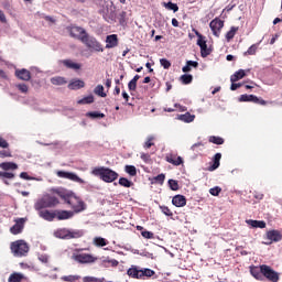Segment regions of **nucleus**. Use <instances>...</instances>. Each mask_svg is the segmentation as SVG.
Here are the masks:
<instances>
[{
	"label": "nucleus",
	"instance_id": "obj_1",
	"mask_svg": "<svg viewBox=\"0 0 282 282\" xmlns=\"http://www.w3.org/2000/svg\"><path fill=\"white\" fill-rule=\"evenodd\" d=\"M62 199H64L65 204H68L72 210H63V209H56L55 210V219L58 221H65L67 219H72L76 213H83L85 210L86 205L85 202H83L79 197H77L74 193H66L62 195Z\"/></svg>",
	"mask_w": 282,
	"mask_h": 282
},
{
	"label": "nucleus",
	"instance_id": "obj_2",
	"mask_svg": "<svg viewBox=\"0 0 282 282\" xmlns=\"http://www.w3.org/2000/svg\"><path fill=\"white\" fill-rule=\"evenodd\" d=\"M91 174L95 175V177H100L102 182H106L107 184H111V182H116L118 180V173L109 167H95L91 171Z\"/></svg>",
	"mask_w": 282,
	"mask_h": 282
},
{
	"label": "nucleus",
	"instance_id": "obj_3",
	"mask_svg": "<svg viewBox=\"0 0 282 282\" xmlns=\"http://www.w3.org/2000/svg\"><path fill=\"white\" fill-rule=\"evenodd\" d=\"M127 274L131 279H140L141 281H144V279H151V276H155V271L149 268L132 265L130 269H128Z\"/></svg>",
	"mask_w": 282,
	"mask_h": 282
},
{
	"label": "nucleus",
	"instance_id": "obj_4",
	"mask_svg": "<svg viewBox=\"0 0 282 282\" xmlns=\"http://www.w3.org/2000/svg\"><path fill=\"white\" fill-rule=\"evenodd\" d=\"M58 204H59V200L56 196L46 194L35 202L34 209L45 210V208H54V206H58Z\"/></svg>",
	"mask_w": 282,
	"mask_h": 282
},
{
	"label": "nucleus",
	"instance_id": "obj_5",
	"mask_svg": "<svg viewBox=\"0 0 282 282\" xmlns=\"http://www.w3.org/2000/svg\"><path fill=\"white\" fill-rule=\"evenodd\" d=\"M55 237L57 239H65V240H69V239H80V237L85 236V230L83 229H67V228H61L57 229L54 232Z\"/></svg>",
	"mask_w": 282,
	"mask_h": 282
},
{
	"label": "nucleus",
	"instance_id": "obj_6",
	"mask_svg": "<svg viewBox=\"0 0 282 282\" xmlns=\"http://www.w3.org/2000/svg\"><path fill=\"white\" fill-rule=\"evenodd\" d=\"M100 14L102 19L107 21V23H116L117 13H116V6L112 1H106L100 10Z\"/></svg>",
	"mask_w": 282,
	"mask_h": 282
},
{
	"label": "nucleus",
	"instance_id": "obj_7",
	"mask_svg": "<svg viewBox=\"0 0 282 282\" xmlns=\"http://www.w3.org/2000/svg\"><path fill=\"white\" fill-rule=\"evenodd\" d=\"M10 250L13 257H25L30 252V245L25 240H15L11 242Z\"/></svg>",
	"mask_w": 282,
	"mask_h": 282
},
{
	"label": "nucleus",
	"instance_id": "obj_8",
	"mask_svg": "<svg viewBox=\"0 0 282 282\" xmlns=\"http://www.w3.org/2000/svg\"><path fill=\"white\" fill-rule=\"evenodd\" d=\"M82 43L86 45L89 50H94L95 52H105V48H102V44L96 40V37L89 35L87 33L85 37H82Z\"/></svg>",
	"mask_w": 282,
	"mask_h": 282
},
{
	"label": "nucleus",
	"instance_id": "obj_9",
	"mask_svg": "<svg viewBox=\"0 0 282 282\" xmlns=\"http://www.w3.org/2000/svg\"><path fill=\"white\" fill-rule=\"evenodd\" d=\"M262 278L265 276L268 281L279 282V272L274 271L272 267L267 264H261Z\"/></svg>",
	"mask_w": 282,
	"mask_h": 282
},
{
	"label": "nucleus",
	"instance_id": "obj_10",
	"mask_svg": "<svg viewBox=\"0 0 282 282\" xmlns=\"http://www.w3.org/2000/svg\"><path fill=\"white\" fill-rule=\"evenodd\" d=\"M73 259L82 264L96 263L98 261V258L94 257L91 253L73 254Z\"/></svg>",
	"mask_w": 282,
	"mask_h": 282
},
{
	"label": "nucleus",
	"instance_id": "obj_11",
	"mask_svg": "<svg viewBox=\"0 0 282 282\" xmlns=\"http://www.w3.org/2000/svg\"><path fill=\"white\" fill-rule=\"evenodd\" d=\"M56 175L62 180H69L70 182H76L77 184H85V180L80 178V176L73 172L57 171Z\"/></svg>",
	"mask_w": 282,
	"mask_h": 282
},
{
	"label": "nucleus",
	"instance_id": "obj_12",
	"mask_svg": "<svg viewBox=\"0 0 282 282\" xmlns=\"http://www.w3.org/2000/svg\"><path fill=\"white\" fill-rule=\"evenodd\" d=\"M69 34L73 39H77V41L83 42V39L87 36V31L80 26H70Z\"/></svg>",
	"mask_w": 282,
	"mask_h": 282
},
{
	"label": "nucleus",
	"instance_id": "obj_13",
	"mask_svg": "<svg viewBox=\"0 0 282 282\" xmlns=\"http://www.w3.org/2000/svg\"><path fill=\"white\" fill-rule=\"evenodd\" d=\"M239 102H254V105H265L267 101L263 99H260L259 97H257L256 95H241L239 97Z\"/></svg>",
	"mask_w": 282,
	"mask_h": 282
},
{
	"label": "nucleus",
	"instance_id": "obj_14",
	"mask_svg": "<svg viewBox=\"0 0 282 282\" xmlns=\"http://www.w3.org/2000/svg\"><path fill=\"white\" fill-rule=\"evenodd\" d=\"M209 28L214 34V36L219 37V34L221 32V29L224 28V20H220L218 18L214 19L210 23H209Z\"/></svg>",
	"mask_w": 282,
	"mask_h": 282
},
{
	"label": "nucleus",
	"instance_id": "obj_15",
	"mask_svg": "<svg viewBox=\"0 0 282 282\" xmlns=\"http://www.w3.org/2000/svg\"><path fill=\"white\" fill-rule=\"evenodd\" d=\"M267 239L269 242H264L265 246H270L272 242L279 243V241H281V239H282L281 231L275 230V229L269 230L267 232Z\"/></svg>",
	"mask_w": 282,
	"mask_h": 282
},
{
	"label": "nucleus",
	"instance_id": "obj_16",
	"mask_svg": "<svg viewBox=\"0 0 282 282\" xmlns=\"http://www.w3.org/2000/svg\"><path fill=\"white\" fill-rule=\"evenodd\" d=\"M37 215L41 219H44V221H54V219H56V210L40 209L37 210Z\"/></svg>",
	"mask_w": 282,
	"mask_h": 282
},
{
	"label": "nucleus",
	"instance_id": "obj_17",
	"mask_svg": "<svg viewBox=\"0 0 282 282\" xmlns=\"http://www.w3.org/2000/svg\"><path fill=\"white\" fill-rule=\"evenodd\" d=\"M25 225L24 218H19L15 224L10 228L11 235H21L23 232V226Z\"/></svg>",
	"mask_w": 282,
	"mask_h": 282
},
{
	"label": "nucleus",
	"instance_id": "obj_18",
	"mask_svg": "<svg viewBox=\"0 0 282 282\" xmlns=\"http://www.w3.org/2000/svg\"><path fill=\"white\" fill-rule=\"evenodd\" d=\"M118 47V35L111 34L106 36V50H113Z\"/></svg>",
	"mask_w": 282,
	"mask_h": 282
},
{
	"label": "nucleus",
	"instance_id": "obj_19",
	"mask_svg": "<svg viewBox=\"0 0 282 282\" xmlns=\"http://www.w3.org/2000/svg\"><path fill=\"white\" fill-rule=\"evenodd\" d=\"M172 204L173 206H176V208H184V206L186 205V196L184 195H175L172 198Z\"/></svg>",
	"mask_w": 282,
	"mask_h": 282
},
{
	"label": "nucleus",
	"instance_id": "obj_20",
	"mask_svg": "<svg viewBox=\"0 0 282 282\" xmlns=\"http://www.w3.org/2000/svg\"><path fill=\"white\" fill-rule=\"evenodd\" d=\"M119 264L118 260L109 258H102L100 263L101 268H118Z\"/></svg>",
	"mask_w": 282,
	"mask_h": 282
},
{
	"label": "nucleus",
	"instance_id": "obj_21",
	"mask_svg": "<svg viewBox=\"0 0 282 282\" xmlns=\"http://www.w3.org/2000/svg\"><path fill=\"white\" fill-rule=\"evenodd\" d=\"M15 76L20 78V80H30V78H32V76L30 75V70L25 68L15 70Z\"/></svg>",
	"mask_w": 282,
	"mask_h": 282
},
{
	"label": "nucleus",
	"instance_id": "obj_22",
	"mask_svg": "<svg viewBox=\"0 0 282 282\" xmlns=\"http://www.w3.org/2000/svg\"><path fill=\"white\" fill-rule=\"evenodd\" d=\"M83 87H85V82L82 79H74L68 84V89L72 90L83 89Z\"/></svg>",
	"mask_w": 282,
	"mask_h": 282
},
{
	"label": "nucleus",
	"instance_id": "obj_23",
	"mask_svg": "<svg viewBox=\"0 0 282 282\" xmlns=\"http://www.w3.org/2000/svg\"><path fill=\"white\" fill-rule=\"evenodd\" d=\"M251 276L253 279H257V281H263V273L261 272V265L258 267H253L250 270Z\"/></svg>",
	"mask_w": 282,
	"mask_h": 282
},
{
	"label": "nucleus",
	"instance_id": "obj_24",
	"mask_svg": "<svg viewBox=\"0 0 282 282\" xmlns=\"http://www.w3.org/2000/svg\"><path fill=\"white\" fill-rule=\"evenodd\" d=\"M166 162H169V164H173L174 166H180L181 164H184V160L182 159V156H177L176 160L173 158V154H169L165 158Z\"/></svg>",
	"mask_w": 282,
	"mask_h": 282
},
{
	"label": "nucleus",
	"instance_id": "obj_25",
	"mask_svg": "<svg viewBox=\"0 0 282 282\" xmlns=\"http://www.w3.org/2000/svg\"><path fill=\"white\" fill-rule=\"evenodd\" d=\"M0 169H2V171H17L19 165L14 162H2L0 163Z\"/></svg>",
	"mask_w": 282,
	"mask_h": 282
},
{
	"label": "nucleus",
	"instance_id": "obj_26",
	"mask_svg": "<svg viewBox=\"0 0 282 282\" xmlns=\"http://www.w3.org/2000/svg\"><path fill=\"white\" fill-rule=\"evenodd\" d=\"M93 243L96 246V248H105V246H109V240L102 237H95L93 239Z\"/></svg>",
	"mask_w": 282,
	"mask_h": 282
},
{
	"label": "nucleus",
	"instance_id": "obj_27",
	"mask_svg": "<svg viewBox=\"0 0 282 282\" xmlns=\"http://www.w3.org/2000/svg\"><path fill=\"white\" fill-rule=\"evenodd\" d=\"M220 161H221V153H216L213 159V164L208 167V171H217V167L219 166Z\"/></svg>",
	"mask_w": 282,
	"mask_h": 282
},
{
	"label": "nucleus",
	"instance_id": "obj_28",
	"mask_svg": "<svg viewBox=\"0 0 282 282\" xmlns=\"http://www.w3.org/2000/svg\"><path fill=\"white\" fill-rule=\"evenodd\" d=\"M246 224H248V226H251V228H265V221L263 220H246Z\"/></svg>",
	"mask_w": 282,
	"mask_h": 282
},
{
	"label": "nucleus",
	"instance_id": "obj_29",
	"mask_svg": "<svg viewBox=\"0 0 282 282\" xmlns=\"http://www.w3.org/2000/svg\"><path fill=\"white\" fill-rule=\"evenodd\" d=\"M246 77V70L239 69L234 75L230 76L231 83H237V80H241V78Z\"/></svg>",
	"mask_w": 282,
	"mask_h": 282
},
{
	"label": "nucleus",
	"instance_id": "obj_30",
	"mask_svg": "<svg viewBox=\"0 0 282 282\" xmlns=\"http://www.w3.org/2000/svg\"><path fill=\"white\" fill-rule=\"evenodd\" d=\"M178 120L182 122H193L195 120V115H191V112H185L184 115L178 116Z\"/></svg>",
	"mask_w": 282,
	"mask_h": 282
},
{
	"label": "nucleus",
	"instance_id": "obj_31",
	"mask_svg": "<svg viewBox=\"0 0 282 282\" xmlns=\"http://www.w3.org/2000/svg\"><path fill=\"white\" fill-rule=\"evenodd\" d=\"M63 65L68 69H80V64L74 63L72 59H64Z\"/></svg>",
	"mask_w": 282,
	"mask_h": 282
},
{
	"label": "nucleus",
	"instance_id": "obj_32",
	"mask_svg": "<svg viewBox=\"0 0 282 282\" xmlns=\"http://www.w3.org/2000/svg\"><path fill=\"white\" fill-rule=\"evenodd\" d=\"M94 94L100 96V98H107V93H105V86L102 85H97L94 89Z\"/></svg>",
	"mask_w": 282,
	"mask_h": 282
},
{
	"label": "nucleus",
	"instance_id": "obj_33",
	"mask_svg": "<svg viewBox=\"0 0 282 282\" xmlns=\"http://www.w3.org/2000/svg\"><path fill=\"white\" fill-rule=\"evenodd\" d=\"M124 171L131 177H135V175H138V169L134 165H126Z\"/></svg>",
	"mask_w": 282,
	"mask_h": 282
},
{
	"label": "nucleus",
	"instance_id": "obj_34",
	"mask_svg": "<svg viewBox=\"0 0 282 282\" xmlns=\"http://www.w3.org/2000/svg\"><path fill=\"white\" fill-rule=\"evenodd\" d=\"M239 30V28L237 26H231L230 30L226 33V40L228 41H232L235 39V34H237V31Z\"/></svg>",
	"mask_w": 282,
	"mask_h": 282
},
{
	"label": "nucleus",
	"instance_id": "obj_35",
	"mask_svg": "<svg viewBox=\"0 0 282 282\" xmlns=\"http://www.w3.org/2000/svg\"><path fill=\"white\" fill-rule=\"evenodd\" d=\"M257 50H259V43L251 45V46L243 53V56H254V54H257Z\"/></svg>",
	"mask_w": 282,
	"mask_h": 282
},
{
	"label": "nucleus",
	"instance_id": "obj_36",
	"mask_svg": "<svg viewBox=\"0 0 282 282\" xmlns=\"http://www.w3.org/2000/svg\"><path fill=\"white\" fill-rule=\"evenodd\" d=\"M163 8L166 10H173L174 12H177L180 10V7H177V3H173L171 1L169 2H163L162 3Z\"/></svg>",
	"mask_w": 282,
	"mask_h": 282
},
{
	"label": "nucleus",
	"instance_id": "obj_37",
	"mask_svg": "<svg viewBox=\"0 0 282 282\" xmlns=\"http://www.w3.org/2000/svg\"><path fill=\"white\" fill-rule=\"evenodd\" d=\"M94 102V95H88L77 101L78 105H91Z\"/></svg>",
	"mask_w": 282,
	"mask_h": 282
},
{
	"label": "nucleus",
	"instance_id": "obj_38",
	"mask_svg": "<svg viewBox=\"0 0 282 282\" xmlns=\"http://www.w3.org/2000/svg\"><path fill=\"white\" fill-rule=\"evenodd\" d=\"M119 185L123 186V188H131L133 185V182L129 181V178L127 177H120Z\"/></svg>",
	"mask_w": 282,
	"mask_h": 282
},
{
	"label": "nucleus",
	"instance_id": "obj_39",
	"mask_svg": "<svg viewBox=\"0 0 282 282\" xmlns=\"http://www.w3.org/2000/svg\"><path fill=\"white\" fill-rule=\"evenodd\" d=\"M22 279H25V275L22 273H12L9 278V282H21Z\"/></svg>",
	"mask_w": 282,
	"mask_h": 282
},
{
	"label": "nucleus",
	"instance_id": "obj_40",
	"mask_svg": "<svg viewBox=\"0 0 282 282\" xmlns=\"http://www.w3.org/2000/svg\"><path fill=\"white\" fill-rule=\"evenodd\" d=\"M87 118H91L93 120H96L98 118H105V113L98 112V111H90L86 113Z\"/></svg>",
	"mask_w": 282,
	"mask_h": 282
},
{
	"label": "nucleus",
	"instance_id": "obj_41",
	"mask_svg": "<svg viewBox=\"0 0 282 282\" xmlns=\"http://www.w3.org/2000/svg\"><path fill=\"white\" fill-rule=\"evenodd\" d=\"M181 82L183 83V85H191V83H193V75H189V74L182 75Z\"/></svg>",
	"mask_w": 282,
	"mask_h": 282
},
{
	"label": "nucleus",
	"instance_id": "obj_42",
	"mask_svg": "<svg viewBox=\"0 0 282 282\" xmlns=\"http://www.w3.org/2000/svg\"><path fill=\"white\" fill-rule=\"evenodd\" d=\"M164 180H166V175L159 174V175L153 177L152 184H164Z\"/></svg>",
	"mask_w": 282,
	"mask_h": 282
},
{
	"label": "nucleus",
	"instance_id": "obj_43",
	"mask_svg": "<svg viewBox=\"0 0 282 282\" xmlns=\"http://www.w3.org/2000/svg\"><path fill=\"white\" fill-rule=\"evenodd\" d=\"M209 142H212V144H218V145L224 144V138L212 135L209 137Z\"/></svg>",
	"mask_w": 282,
	"mask_h": 282
},
{
	"label": "nucleus",
	"instance_id": "obj_44",
	"mask_svg": "<svg viewBox=\"0 0 282 282\" xmlns=\"http://www.w3.org/2000/svg\"><path fill=\"white\" fill-rule=\"evenodd\" d=\"M0 180H14V173L0 171Z\"/></svg>",
	"mask_w": 282,
	"mask_h": 282
},
{
	"label": "nucleus",
	"instance_id": "obj_45",
	"mask_svg": "<svg viewBox=\"0 0 282 282\" xmlns=\"http://www.w3.org/2000/svg\"><path fill=\"white\" fill-rule=\"evenodd\" d=\"M167 184H169L171 191H180V183H177V181L171 178V180H169Z\"/></svg>",
	"mask_w": 282,
	"mask_h": 282
},
{
	"label": "nucleus",
	"instance_id": "obj_46",
	"mask_svg": "<svg viewBox=\"0 0 282 282\" xmlns=\"http://www.w3.org/2000/svg\"><path fill=\"white\" fill-rule=\"evenodd\" d=\"M200 56L202 58H206L207 56H210V51L208 50V44L205 46H200Z\"/></svg>",
	"mask_w": 282,
	"mask_h": 282
},
{
	"label": "nucleus",
	"instance_id": "obj_47",
	"mask_svg": "<svg viewBox=\"0 0 282 282\" xmlns=\"http://www.w3.org/2000/svg\"><path fill=\"white\" fill-rule=\"evenodd\" d=\"M80 279V276L78 275H64L62 276V281L65 282H74V281H78Z\"/></svg>",
	"mask_w": 282,
	"mask_h": 282
},
{
	"label": "nucleus",
	"instance_id": "obj_48",
	"mask_svg": "<svg viewBox=\"0 0 282 282\" xmlns=\"http://www.w3.org/2000/svg\"><path fill=\"white\" fill-rule=\"evenodd\" d=\"M52 85H65V78L63 77H53L51 79Z\"/></svg>",
	"mask_w": 282,
	"mask_h": 282
},
{
	"label": "nucleus",
	"instance_id": "obj_49",
	"mask_svg": "<svg viewBox=\"0 0 282 282\" xmlns=\"http://www.w3.org/2000/svg\"><path fill=\"white\" fill-rule=\"evenodd\" d=\"M104 279L96 278V276H84L83 282H102Z\"/></svg>",
	"mask_w": 282,
	"mask_h": 282
},
{
	"label": "nucleus",
	"instance_id": "obj_50",
	"mask_svg": "<svg viewBox=\"0 0 282 282\" xmlns=\"http://www.w3.org/2000/svg\"><path fill=\"white\" fill-rule=\"evenodd\" d=\"M161 212L163 215H166V217H173V212L167 206H161Z\"/></svg>",
	"mask_w": 282,
	"mask_h": 282
},
{
	"label": "nucleus",
	"instance_id": "obj_51",
	"mask_svg": "<svg viewBox=\"0 0 282 282\" xmlns=\"http://www.w3.org/2000/svg\"><path fill=\"white\" fill-rule=\"evenodd\" d=\"M210 195H213L214 197H217L219 195V193H221V187L219 186H215L213 188L209 189Z\"/></svg>",
	"mask_w": 282,
	"mask_h": 282
},
{
	"label": "nucleus",
	"instance_id": "obj_52",
	"mask_svg": "<svg viewBox=\"0 0 282 282\" xmlns=\"http://www.w3.org/2000/svg\"><path fill=\"white\" fill-rule=\"evenodd\" d=\"M160 64L163 66V69H169L171 67V62L166 58H161Z\"/></svg>",
	"mask_w": 282,
	"mask_h": 282
},
{
	"label": "nucleus",
	"instance_id": "obj_53",
	"mask_svg": "<svg viewBox=\"0 0 282 282\" xmlns=\"http://www.w3.org/2000/svg\"><path fill=\"white\" fill-rule=\"evenodd\" d=\"M37 259L39 261H41V263H47L50 261V256L43 253V254H40Z\"/></svg>",
	"mask_w": 282,
	"mask_h": 282
},
{
	"label": "nucleus",
	"instance_id": "obj_54",
	"mask_svg": "<svg viewBox=\"0 0 282 282\" xmlns=\"http://www.w3.org/2000/svg\"><path fill=\"white\" fill-rule=\"evenodd\" d=\"M141 235L144 239H153L154 237V234L152 231H147V230L142 231Z\"/></svg>",
	"mask_w": 282,
	"mask_h": 282
},
{
	"label": "nucleus",
	"instance_id": "obj_55",
	"mask_svg": "<svg viewBox=\"0 0 282 282\" xmlns=\"http://www.w3.org/2000/svg\"><path fill=\"white\" fill-rule=\"evenodd\" d=\"M129 91H135L138 89V83L130 80L128 84Z\"/></svg>",
	"mask_w": 282,
	"mask_h": 282
},
{
	"label": "nucleus",
	"instance_id": "obj_56",
	"mask_svg": "<svg viewBox=\"0 0 282 282\" xmlns=\"http://www.w3.org/2000/svg\"><path fill=\"white\" fill-rule=\"evenodd\" d=\"M197 45H198V47H205V45H207L206 44V36L203 35L202 37H198Z\"/></svg>",
	"mask_w": 282,
	"mask_h": 282
},
{
	"label": "nucleus",
	"instance_id": "obj_57",
	"mask_svg": "<svg viewBox=\"0 0 282 282\" xmlns=\"http://www.w3.org/2000/svg\"><path fill=\"white\" fill-rule=\"evenodd\" d=\"M20 177H21V180H26V181L36 180L35 177L28 175V172L20 173Z\"/></svg>",
	"mask_w": 282,
	"mask_h": 282
},
{
	"label": "nucleus",
	"instance_id": "obj_58",
	"mask_svg": "<svg viewBox=\"0 0 282 282\" xmlns=\"http://www.w3.org/2000/svg\"><path fill=\"white\" fill-rule=\"evenodd\" d=\"M0 158H12V153L9 150H1Z\"/></svg>",
	"mask_w": 282,
	"mask_h": 282
},
{
	"label": "nucleus",
	"instance_id": "obj_59",
	"mask_svg": "<svg viewBox=\"0 0 282 282\" xmlns=\"http://www.w3.org/2000/svg\"><path fill=\"white\" fill-rule=\"evenodd\" d=\"M8 147H10V143H8L3 137H0V148L8 149Z\"/></svg>",
	"mask_w": 282,
	"mask_h": 282
},
{
	"label": "nucleus",
	"instance_id": "obj_60",
	"mask_svg": "<svg viewBox=\"0 0 282 282\" xmlns=\"http://www.w3.org/2000/svg\"><path fill=\"white\" fill-rule=\"evenodd\" d=\"M18 89H19L22 94H28V85H25V84H19V85H18Z\"/></svg>",
	"mask_w": 282,
	"mask_h": 282
},
{
	"label": "nucleus",
	"instance_id": "obj_61",
	"mask_svg": "<svg viewBox=\"0 0 282 282\" xmlns=\"http://www.w3.org/2000/svg\"><path fill=\"white\" fill-rule=\"evenodd\" d=\"M153 140V137H149L148 141L144 143V149H151V147H153V142H151Z\"/></svg>",
	"mask_w": 282,
	"mask_h": 282
},
{
	"label": "nucleus",
	"instance_id": "obj_62",
	"mask_svg": "<svg viewBox=\"0 0 282 282\" xmlns=\"http://www.w3.org/2000/svg\"><path fill=\"white\" fill-rule=\"evenodd\" d=\"M20 268H22V270H34V267H32L25 262H21Z\"/></svg>",
	"mask_w": 282,
	"mask_h": 282
},
{
	"label": "nucleus",
	"instance_id": "obj_63",
	"mask_svg": "<svg viewBox=\"0 0 282 282\" xmlns=\"http://www.w3.org/2000/svg\"><path fill=\"white\" fill-rule=\"evenodd\" d=\"M239 87H241V83H235V82H231V86H230V89L231 91H237V89H239Z\"/></svg>",
	"mask_w": 282,
	"mask_h": 282
},
{
	"label": "nucleus",
	"instance_id": "obj_64",
	"mask_svg": "<svg viewBox=\"0 0 282 282\" xmlns=\"http://www.w3.org/2000/svg\"><path fill=\"white\" fill-rule=\"evenodd\" d=\"M186 64L189 67H194L195 69H197V67H199V63L195 62V61H187Z\"/></svg>",
	"mask_w": 282,
	"mask_h": 282
}]
</instances>
